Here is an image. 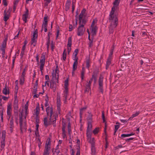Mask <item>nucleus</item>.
I'll return each instance as SVG.
<instances>
[{
    "label": "nucleus",
    "mask_w": 155,
    "mask_h": 155,
    "mask_svg": "<svg viewBox=\"0 0 155 155\" xmlns=\"http://www.w3.org/2000/svg\"><path fill=\"white\" fill-rule=\"evenodd\" d=\"M98 74V71H94L92 73V78H93V80L94 81V84H96L97 79V76Z\"/></svg>",
    "instance_id": "nucleus-19"
},
{
    "label": "nucleus",
    "mask_w": 155,
    "mask_h": 155,
    "mask_svg": "<svg viewBox=\"0 0 155 155\" xmlns=\"http://www.w3.org/2000/svg\"><path fill=\"white\" fill-rule=\"evenodd\" d=\"M117 6L116 5H113L111 8V10L110 12L109 15H114V13L115 12V8H116Z\"/></svg>",
    "instance_id": "nucleus-27"
},
{
    "label": "nucleus",
    "mask_w": 155,
    "mask_h": 155,
    "mask_svg": "<svg viewBox=\"0 0 155 155\" xmlns=\"http://www.w3.org/2000/svg\"><path fill=\"white\" fill-rule=\"evenodd\" d=\"M108 19L109 21L110 22V25L113 27L116 28L118 23L117 16L115 14L114 15H109Z\"/></svg>",
    "instance_id": "nucleus-4"
},
{
    "label": "nucleus",
    "mask_w": 155,
    "mask_h": 155,
    "mask_svg": "<svg viewBox=\"0 0 155 155\" xmlns=\"http://www.w3.org/2000/svg\"><path fill=\"white\" fill-rule=\"evenodd\" d=\"M3 110H1L0 111V115L1 116V119L2 122H3Z\"/></svg>",
    "instance_id": "nucleus-57"
},
{
    "label": "nucleus",
    "mask_w": 155,
    "mask_h": 155,
    "mask_svg": "<svg viewBox=\"0 0 155 155\" xmlns=\"http://www.w3.org/2000/svg\"><path fill=\"white\" fill-rule=\"evenodd\" d=\"M92 122H87V126L86 131H91L92 128Z\"/></svg>",
    "instance_id": "nucleus-30"
},
{
    "label": "nucleus",
    "mask_w": 155,
    "mask_h": 155,
    "mask_svg": "<svg viewBox=\"0 0 155 155\" xmlns=\"http://www.w3.org/2000/svg\"><path fill=\"white\" fill-rule=\"evenodd\" d=\"M68 78H67L64 81V90L63 91L64 94V102H65L67 99L68 96Z\"/></svg>",
    "instance_id": "nucleus-6"
},
{
    "label": "nucleus",
    "mask_w": 155,
    "mask_h": 155,
    "mask_svg": "<svg viewBox=\"0 0 155 155\" xmlns=\"http://www.w3.org/2000/svg\"><path fill=\"white\" fill-rule=\"evenodd\" d=\"M140 112L139 111H137L135 114L132 115L129 118V120H132L133 118L138 116L140 114Z\"/></svg>",
    "instance_id": "nucleus-36"
},
{
    "label": "nucleus",
    "mask_w": 155,
    "mask_h": 155,
    "mask_svg": "<svg viewBox=\"0 0 155 155\" xmlns=\"http://www.w3.org/2000/svg\"><path fill=\"white\" fill-rule=\"evenodd\" d=\"M52 81L53 82H57L58 83V69L57 66L52 72Z\"/></svg>",
    "instance_id": "nucleus-8"
},
{
    "label": "nucleus",
    "mask_w": 155,
    "mask_h": 155,
    "mask_svg": "<svg viewBox=\"0 0 155 155\" xmlns=\"http://www.w3.org/2000/svg\"><path fill=\"white\" fill-rule=\"evenodd\" d=\"M26 48V46L24 45L22 48L21 51L20 55H23L24 53V50H25Z\"/></svg>",
    "instance_id": "nucleus-55"
},
{
    "label": "nucleus",
    "mask_w": 155,
    "mask_h": 155,
    "mask_svg": "<svg viewBox=\"0 0 155 155\" xmlns=\"http://www.w3.org/2000/svg\"><path fill=\"white\" fill-rule=\"evenodd\" d=\"M67 51L68 54H69L71 50V47L67 46Z\"/></svg>",
    "instance_id": "nucleus-62"
},
{
    "label": "nucleus",
    "mask_w": 155,
    "mask_h": 155,
    "mask_svg": "<svg viewBox=\"0 0 155 155\" xmlns=\"http://www.w3.org/2000/svg\"><path fill=\"white\" fill-rule=\"evenodd\" d=\"M97 18H95V19H93L91 23V27H93V26H95L96 25H95V24L96 23H97Z\"/></svg>",
    "instance_id": "nucleus-47"
},
{
    "label": "nucleus",
    "mask_w": 155,
    "mask_h": 155,
    "mask_svg": "<svg viewBox=\"0 0 155 155\" xmlns=\"http://www.w3.org/2000/svg\"><path fill=\"white\" fill-rule=\"evenodd\" d=\"M39 118L38 116L36 117V122L37 123V124L35 126V134L37 136H38V128L39 127V125L38 123L39 122Z\"/></svg>",
    "instance_id": "nucleus-18"
},
{
    "label": "nucleus",
    "mask_w": 155,
    "mask_h": 155,
    "mask_svg": "<svg viewBox=\"0 0 155 155\" xmlns=\"http://www.w3.org/2000/svg\"><path fill=\"white\" fill-rule=\"evenodd\" d=\"M1 128V126L0 125V129ZM5 137V132L3 131L2 133H0V139H1L2 140L1 142V148H3L5 146V143L4 141Z\"/></svg>",
    "instance_id": "nucleus-13"
},
{
    "label": "nucleus",
    "mask_w": 155,
    "mask_h": 155,
    "mask_svg": "<svg viewBox=\"0 0 155 155\" xmlns=\"http://www.w3.org/2000/svg\"><path fill=\"white\" fill-rule=\"evenodd\" d=\"M86 107H83V108H81L80 110V121H81L82 120V116L83 114L84 111H85L87 109Z\"/></svg>",
    "instance_id": "nucleus-26"
},
{
    "label": "nucleus",
    "mask_w": 155,
    "mask_h": 155,
    "mask_svg": "<svg viewBox=\"0 0 155 155\" xmlns=\"http://www.w3.org/2000/svg\"><path fill=\"white\" fill-rule=\"evenodd\" d=\"M38 32L37 30H35L32 33L31 37V45L32 48L35 47L36 45Z\"/></svg>",
    "instance_id": "nucleus-5"
},
{
    "label": "nucleus",
    "mask_w": 155,
    "mask_h": 155,
    "mask_svg": "<svg viewBox=\"0 0 155 155\" xmlns=\"http://www.w3.org/2000/svg\"><path fill=\"white\" fill-rule=\"evenodd\" d=\"M49 98L48 97H46L45 98V100L43 102V103L41 104V106L42 110H44V105L45 107H50L52 108L51 106L49 105Z\"/></svg>",
    "instance_id": "nucleus-14"
},
{
    "label": "nucleus",
    "mask_w": 155,
    "mask_h": 155,
    "mask_svg": "<svg viewBox=\"0 0 155 155\" xmlns=\"http://www.w3.org/2000/svg\"><path fill=\"white\" fill-rule=\"evenodd\" d=\"M28 9H26V11L25 12L23 15L22 19L25 21V22H26L27 21V19L28 18Z\"/></svg>",
    "instance_id": "nucleus-22"
},
{
    "label": "nucleus",
    "mask_w": 155,
    "mask_h": 155,
    "mask_svg": "<svg viewBox=\"0 0 155 155\" xmlns=\"http://www.w3.org/2000/svg\"><path fill=\"white\" fill-rule=\"evenodd\" d=\"M91 35L92 36L94 37L96 35L98 28L97 25H95V26H93V27H91Z\"/></svg>",
    "instance_id": "nucleus-17"
},
{
    "label": "nucleus",
    "mask_w": 155,
    "mask_h": 155,
    "mask_svg": "<svg viewBox=\"0 0 155 155\" xmlns=\"http://www.w3.org/2000/svg\"><path fill=\"white\" fill-rule=\"evenodd\" d=\"M87 22V20L85 18H84L82 19V20L81 21V23L80 24H79V25H83L84 26V25Z\"/></svg>",
    "instance_id": "nucleus-42"
},
{
    "label": "nucleus",
    "mask_w": 155,
    "mask_h": 155,
    "mask_svg": "<svg viewBox=\"0 0 155 155\" xmlns=\"http://www.w3.org/2000/svg\"><path fill=\"white\" fill-rule=\"evenodd\" d=\"M134 134L133 133L127 134H122L121 135V137L122 139H124L123 138L125 137H130Z\"/></svg>",
    "instance_id": "nucleus-31"
},
{
    "label": "nucleus",
    "mask_w": 155,
    "mask_h": 155,
    "mask_svg": "<svg viewBox=\"0 0 155 155\" xmlns=\"http://www.w3.org/2000/svg\"><path fill=\"white\" fill-rule=\"evenodd\" d=\"M28 102H27L25 106H22L19 110V112L21 114L19 115V123L21 131L26 128L25 119L28 114Z\"/></svg>",
    "instance_id": "nucleus-1"
},
{
    "label": "nucleus",
    "mask_w": 155,
    "mask_h": 155,
    "mask_svg": "<svg viewBox=\"0 0 155 155\" xmlns=\"http://www.w3.org/2000/svg\"><path fill=\"white\" fill-rule=\"evenodd\" d=\"M3 93L5 94L6 95L9 94V91L8 89L6 87L5 88H4L3 91Z\"/></svg>",
    "instance_id": "nucleus-41"
},
{
    "label": "nucleus",
    "mask_w": 155,
    "mask_h": 155,
    "mask_svg": "<svg viewBox=\"0 0 155 155\" xmlns=\"http://www.w3.org/2000/svg\"><path fill=\"white\" fill-rule=\"evenodd\" d=\"M103 80V77L102 75H100L98 80V89L99 90L100 92L102 94L104 92Z\"/></svg>",
    "instance_id": "nucleus-7"
},
{
    "label": "nucleus",
    "mask_w": 155,
    "mask_h": 155,
    "mask_svg": "<svg viewBox=\"0 0 155 155\" xmlns=\"http://www.w3.org/2000/svg\"><path fill=\"white\" fill-rule=\"evenodd\" d=\"M91 86L88 84L86 85L85 89L84 90V92L85 93H88L89 91L91 90Z\"/></svg>",
    "instance_id": "nucleus-35"
},
{
    "label": "nucleus",
    "mask_w": 155,
    "mask_h": 155,
    "mask_svg": "<svg viewBox=\"0 0 155 155\" xmlns=\"http://www.w3.org/2000/svg\"><path fill=\"white\" fill-rule=\"evenodd\" d=\"M51 140L50 139L48 140L46 144L45 150L43 155H48L49 150L50 148Z\"/></svg>",
    "instance_id": "nucleus-10"
},
{
    "label": "nucleus",
    "mask_w": 155,
    "mask_h": 155,
    "mask_svg": "<svg viewBox=\"0 0 155 155\" xmlns=\"http://www.w3.org/2000/svg\"><path fill=\"white\" fill-rule=\"evenodd\" d=\"M46 111L47 116H49L50 118L49 119L47 117L44 118V121L45 125L47 126L52 124L54 125L56 122V116L57 117V115L54 114L53 115V110L51 107H48L46 108Z\"/></svg>",
    "instance_id": "nucleus-2"
},
{
    "label": "nucleus",
    "mask_w": 155,
    "mask_h": 155,
    "mask_svg": "<svg viewBox=\"0 0 155 155\" xmlns=\"http://www.w3.org/2000/svg\"><path fill=\"white\" fill-rule=\"evenodd\" d=\"M102 118L103 122V123L105 122L106 120H105L104 114L103 111L102 112Z\"/></svg>",
    "instance_id": "nucleus-56"
},
{
    "label": "nucleus",
    "mask_w": 155,
    "mask_h": 155,
    "mask_svg": "<svg viewBox=\"0 0 155 155\" xmlns=\"http://www.w3.org/2000/svg\"><path fill=\"white\" fill-rule=\"evenodd\" d=\"M45 55H42L41 57L39 63L40 69L42 73L45 66Z\"/></svg>",
    "instance_id": "nucleus-9"
},
{
    "label": "nucleus",
    "mask_w": 155,
    "mask_h": 155,
    "mask_svg": "<svg viewBox=\"0 0 155 155\" xmlns=\"http://www.w3.org/2000/svg\"><path fill=\"white\" fill-rule=\"evenodd\" d=\"M134 139V138L133 137H130L128 139H124L127 142H129L130 141V140H132Z\"/></svg>",
    "instance_id": "nucleus-63"
},
{
    "label": "nucleus",
    "mask_w": 155,
    "mask_h": 155,
    "mask_svg": "<svg viewBox=\"0 0 155 155\" xmlns=\"http://www.w3.org/2000/svg\"><path fill=\"white\" fill-rule=\"evenodd\" d=\"M90 66V58H89L86 60V67L89 70Z\"/></svg>",
    "instance_id": "nucleus-39"
},
{
    "label": "nucleus",
    "mask_w": 155,
    "mask_h": 155,
    "mask_svg": "<svg viewBox=\"0 0 155 155\" xmlns=\"http://www.w3.org/2000/svg\"><path fill=\"white\" fill-rule=\"evenodd\" d=\"M79 49H76L74 50L72 58L75 61H78V57L77 56V55Z\"/></svg>",
    "instance_id": "nucleus-16"
},
{
    "label": "nucleus",
    "mask_w": 155,
    "mask_h": 155,
    "mask_svg": "<svg viewBox=\"0 0 155 155\" xmlns=\"http://www.w3.org/2000/svg\"><path fill=\"white\" fill-rule=\"evenodd\" d=\"M4 20L5 22L9 19L10 16V12L8 11L5 10L4 12Z\"/></svg>",
    "instance_id": "nucleus-20"
},
{
    "label": "nucleus",
    "mask_w": 155,
    "mask_h": 155,
    "mask_svg": "<svg viewBox=\"0 0 155 155\" xmlns=\"http://www.w3.org/2000/svg\"><path fill=\"white\" fill-rule=\"evenodd\" d=\"M118 0H114V2L113 3V5H115L116 6H118L120 3V1L118 2Z\"/></svg>",
    "instance_id": "nucleus-54"
},
{
    "label": "nucleus",
    "mask_w": 155,
    "mask_h": 155,
    "mask_svg": "<svg viewBox=\"0 0 155 155\" xmlns=\"http://www.w3.org/2000/svg\"><path fill=\"white\" fill-rule=\"evenodd\" d=\"M87 119V122H92V115L91 113H89Z\"/></svg>",
    "instance_id": "nucleus-32"
},
{
    "label": "nucleus",
    "mask_w": 155,
    "mask_h": 155,
    "mask_svg": "<svg viewBox=\"0 0 155 155\" xmlns=\"http://www.w3.org/2000/svg\"><path fill=\"white\" fill-rule=\"evenodd\" d=\"M67 117H69V119H70V117H73L71 116V111H69L67 115Z\"/></svg>",
    "instance_id": "nucleus-59"
},
{
    "label": "nucleus",
    "mask_w": 155,
    "mask_h": 155,
    "mask_svg": "<svg viewBox=\"0 0 155 155\" xmlns=\"http://www.w3.org/2000/svg\"><path fill=\"white\" fill-rule=\"evenodd\" d=\"M72 37L71 36L69 37L68 38V42L67 46L71 47L72 45Z\"/></svg>",
    "instance_id": "nucleus-38"
},
{
    "label": "nucleus",
    "mask_w": 155,
    "mask_h": 155,
    "mask_svg": "<svg viewBox=\"0 0 155 155\" xmlns=\"http://www.w3.org/2000/svg\"><path fill=\"white\" fill-rule=\"evenodd\" d=\"M35 114L36 115V117H37L38 116L39 114V108H38L37 107V108L36 109L35 111Z\"/></svg>",
    "instance_id": "nucleus-52"
},
{
    "label": "nucleus",
    "mask_w": 155,
    "mask_h": 155,
    "mask_svg": "<svg viewBox=\"0 0 155 155\" xmlns=\"http://www.w3.org/2000/svg\"><path fill=\"white\" fill-rule=\"evenodd\" d=\"M116 124H118L117 125H115V131H117L118 129L120 127V123L118 122H117L116 123Z\"/></svg>",
    "instance_id": "nucleus-51"
},
{
    "label": "nucleus",
    "mask_w": 155,
    "mask_h": 155,
    "mask_svg": "<svg viewBox=\"0 0 155 155\" xmlns=\"http://www.w3.org/2000/svg\"><path fill=\"white\" fill-rule=\"evenodd\" d=\"M71 4H65V9L66 11L68 10L70 8V6Z\"/></svg>",
    "instance_id": "nucleus-61"
},
{
    "label": "nucleus",
    "mask_w": 155,
    "mask_h": 155,
    "mask_svg": "<svg viewBox=\"0 0 155 155\" xmlns=\"http://www.w3.org/2000/svg\"><path fill=\"white\" fill-rule=\"evenodd\" d=\"M68 134L69 135H71L72 133V131L71 123L70 122H69L68 124Z\"/></svg>",
    "instance_id": "nucleus-33"
},
{
    "label": "nucleus",
    "mask_w": 155,
    "mask_h": 155,
    "mask_svg": "<svg viewBox=\"0 0 155 155\" xmlns=\"http://www.w3.org/2000/svg\"><path fill=\"white\" fill-rule=\"evenodd\" d=\"M12 112V105L10 103L8 104L7 107V115L8 117V119L10 118L11 116Z\"/></svg>",
    "instance_id": "nucleus-15"
},
{
    "label": "nucleus",
    "mask_w": 155,
    "mask_h": 155,
    "mask_svg": "<svg viewBox=\"0 0 155 155\" xmlns=\"http://www.w3.org/2000/svg\"><path fill=\"white\" fill-rule=\"evenodd\" d=\"M2 3L5 6H6L7 5V3L6 0H3Z\"/></svg>",
    "instance_id": "nucleus-64"
},
{
    "label": "nucleus",
    "mask_w": 155,
    "mask_h": 155,
    "mask_svg": "<svg viewBox=\"0 0 155 155\" xmlns=\"http://www.w3.org/2000/svg\"><path fill=\"white\" fill-rule=\"evenodd\" d=\"M93 78H92V75L91 78L90 79V80L88 82V83L87 84H88V85L91 86L92 81L93 80Z\"/></svg>",
    "instance_id": "nucleus-58"
},
{
    "label": "nucleus",
    "mask_w": 155,
    "mask_h": 155,
    "mask_svg": "<svg viewBox=\"0 0 155 155\" xmlns=\"http://www.w3.org/2000/svg\"><path fill=\"white\" fill-rule=\"evenodd\" d=\"M51 35V33L50 32H49L48 34V41H47V48H48L49 47V45H50L49 38H50V35Z\"/></svg>",
    "instance_id": "nucleus-46"
},
{
    "label": "nucleus",
    "mask_w": 155,
    "mask_h": 155,
    "mask_svg": "<svg viewBox=\"0 0 155 155\" xmlns=\"http://www.w3.org/2000/svg\"><path fill=\"white\" fill-rule=\"evenodd\" d=\"M115 28L113 27L112 26H111L110 25L109 27V32L110 34H112L114 31V29Z\"/></svg>",
    "instance_id": "nucleus-48"
},
{
    "label": "nucleus",
    "mask_w": 155,
    "mask_h": 155,
    "mask_svg": "<svg viewBox=\"0 0 155 155\" xmlns=\"http://www.w3.org/2000/svg\"><path fill=\"white\" fill-rule=\"evenodd\" d=\"M94 37L92 36L91 37V40H89V41L88 42V48L89 49L91 48L93 45Z\"/></svg>",
    "instance_id": "nucleus-25"
},
{
    "label": "nucleus",
    "mask_w": 155,
    "mask_h": 155,
    "mask_svg": "<svg viewBox=\"0 0 155 155\" xmlns=\"http://www.w3.org/2000/svg\"><path fill=\"white\" fill-rule=\"evenodd\" d=\"M52 152L54 155H58V153L56 151V150L55 149H53L52 150Z\"/></svg>",
    "instance_id": "nucleus-60"
},
{
    "label": "nucleus",
    "mask_w": 155,
    "mask_h": 155,
    "mask_svg": "<svg viewBox=\"0 0 155 155\" xmlns=\"http://www.w3.org/2000/svg\"><path fill=\"white\" fill-rule=\"evenodd\" d=\"M91 152L92 155H95L96 153V150L95 146H91Z\"/></svg>",
    "instance_id": "nucleus-40"
},
{
    "label": "nucleus",
    "mask_w": 155,
    "mask_h": 155,
    "mask_svg": "<svg viewBox=\"0 0 155 155\" xmlns=\"http://www.w3.org/2000/svg\"><path fill=\"white\" fill-rule=\"evenodd\" d=\"M8 120L9 121L8 122V127L10 128V130L12 131L14 127L13 120L12 118H11V119L10 118L8 119Z\"/></svg>",
    "instance_id": "nucleus-21"
},
{
    "label": "nucleus",
    "mask_w": 155,
    "mask_h": 155,
    "mask_svg": "<svg viewBox=\"0 0 155 155\" xmlns=\"http://www.w3.org/2000/svg\"><path fill=\"white\" fill-rule=\"evenodd\" d=\"M25 78H22L20 77V79L19 81L20 84L22 85L23 84Z\"/></svg>",
    "instance_id": "nucleus-53"
},
{
    "label": "nucleus",
    "mask_w": 155,
    "mask_h": 155,
    "mask_svg": "<svg viewBox=\"0 0 155 155\" xmlns=\"http://www.w3.org/2000/svg\"><path fill=\"white\" fill-rule=\"evenodd\" d=\"M17 97L15 96V100L14 103V107L15 110H17L18 108V101L16 99Z\"/></svg>",
    "instance_id": "nucleus-28"
},
{
    "label": "nucleus",
    "mask_w": 155,
    "mask_h": 155,
    "mask_svg": "<svg viewBox=\"0 0 155 155\" xmlns=\"http://www.w3.org/2000/svg\"><path fill=\"white\" fill-rule=\"evenodd\" d=\"M6 41H4L1 47V50L5 49V48L6 46Z\"/></svg>",
    "instance_id": "nucleus-49"
},
{
    "label": "nucleus",
    "mask_w": 155,
    "mask_h": 155,
    "mask_svg": "<svg viewBox=\"0 0 155 155\" xmlns=\"http://www.w3.org/2000/svg\"><path fill=\"white\" fill-rule=\"evenodd\" d=\"M70 151H71V155H74L75 152L74 149H71ZM76 155H80V149L79 146L78 147L77 149Z\"/></svg>",
    "instance_id": "nucleus-23"
},
{
    "label": "nucleus",
    "mask_w": 155,
    "mask_h": 155,
    "mask_svg": "<svg viewBox=\"0 0 155 155\" xmlns=\"http://www.w3.org/2000/svg\"><path fill=\"white\" fill-rule=\"evenodd\" d=\"M99 127H96L93 130V133L94 135L97 134L99 132Z\"/></svg>",
    "instance_id": "nucleus-43"
},
{
    "label": "nucleus",
    "mask_w": 155,
    "mask_h": 155,
    "mask_svg": "<svg viewBox=\"0 0 155 155\" xmlns=\"http://www.w3.org/2000/svg\"><path fill=\"white\" fill-rule=\"evenodd\" d=\"M85 73V68L84 67H83L82 68L81 71V81H83L84 78V74Z\"/></svg>",
    "instance_id": "nucleus-24"
},
{
    "label": "nucleus",
    "mask_w": 155,
    "mask_h": 155,
    "mask_svg": "<svg viewBox=\"0 0 155 155\" xmlns=\"http://www.w3.org/2000/svg\"><path fill=\"white\" fill-rule=\"evenodd\" d=\"M86 134L87 140L91 138L92 133L91 131H86Z\"/></svg>",
    "instance_id": "nucleus-29"
},
{
    "label": "nucleus",
    "mask_w": 155,
    "mask_h": 155,
    "mask_svg": "<svg viewBox=\"0 0 155 155\" xmlns=\"http://www.w3.org/2000/svg\"><path fill=\"white\" fill-rule=\"evenodd\" d=\"M66 54H67V52H66V50L65 49H64V52L63 53V54H62L63 59L64 61H65L66 59Z\"/></svg>",
    "instance_id": "nucleus-44"
},
{
    "label": "nucleus",
    "mask_w": 155,
    "mask_h": 155,
    "mask_svg": "<svg viewBox=\"0 0 155 155\" xmlns=\"http://www.w3.org/2000/svg\"><path fill=\"white\" fill-rule=\"evenodd\" d=\"M114 49V45L112 46L111 49L110 51V53L108 55V58L107 59L106 64V69L107 70L111 63V61L113 59V52Z\"/></svg>",
    "instance_id": "nucleus-3"
},
{
    "label": "nucleus",
    "mask_w": 155,
    "mask_h": 155,
    "mask_svg": "<svg viewBox=\"0 0 155 155\" xmlns=\"http://www.w3.org/2000/svg\"><path fill=\"white\" fill-rule=\"evenodd\" d=\"M48 20V17L47 15H45L44 18V21L42 25V30H44L45 32H46L47 30V26Z\"/></svg>",
    "instance_id": "nucleus-12"
},
{
    "label": "nucleus",
    "mask_w": 155,
    "mask_h": 155,
    "mask_svg": "<svg viewBox=\"0 0 155 155\" xmlns=\"http://www.w3.org/2000/svg\"><path fill=\"white\" fill-rule=\"evenodd\" d=\"M83 25H79L78 28L77 35L78 36L82 35L84 33L85 28Z\"/></svg>",
    "instance_id": "nucleus-11"
},
{
    "label": "nucleus",
    "mask_w": 155,
    "mask_h": 155,
    "mask_svg": "<svg viewBox=\"0 0 155 155\" xmlns=\"http://www.w3.org/2000/svg\"><path fill=\"white\" fill-rule=\"evenodd\" d=\"M27 71V69L25 68L23 70L22 74L20 76V77L25 78V75L26 74V72Z\"/></svg>",
    "instance_id": "nucleus-45"
},
{
    "label": "nucleus",
    "mask_w": 155,
    "mask_h": 155,
    "mask_svg": "<svg viewBox=\"0 0 155 155\" xmlns=\"http://www.w3.org/2000/svg\"><path fill=\"white\" fill-rule=\"evenodd\" d=\"M78 64V61H74L73 65V71H75L77 68Z\"/></svg>",
    "instance_id": "nucleus-37"
},
{
    "label": "nucleus",
    "mask_w": 155,
    "mask_h": 155,
    "mask_svg": "<svg viewBox=\"0 0 155 155\" xmlns=\"http://www.w3.org/2000/svg\"><path fill=\"white\" fill-rule=\"evenodd\" d=\"M83 16H84V15H83L81 13L79 15V24H81V21L82 20V19H83L82 18L83 17Z\"/></svg>",
    "instance_id": "nucleus-50"
},
{
    "label": "nucleus",
    "mask_w": 155,
    "mask_h": 155,
    "mask_svg": "<svg viewBox=\"0 0 155 155\" xmlns=\"http://www.w3.org/2000/svg\"><path fill=\"white\" fill-rule=\"evenodd\" d=\"M89 142L91 144V146H95V139L94 137L89 139Z\"/></svg>",
    "instance_id": "nucleus-34"
}]
</instances>
